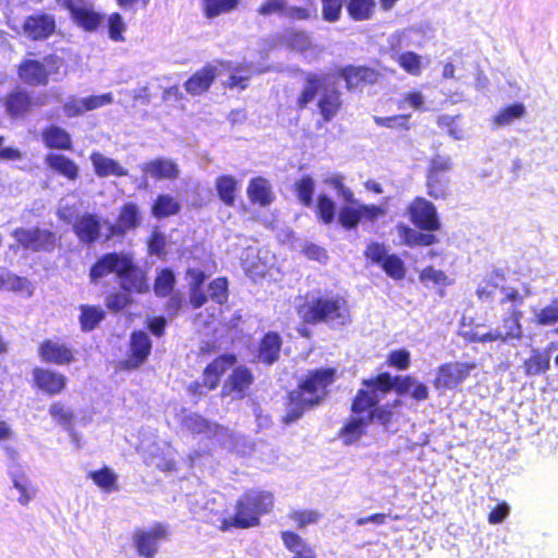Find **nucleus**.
Segmentation results:
<instances>
[{
  "mask_svg": "<svg viewBox=\"0 0 558 558\" xmlns=\"http://www.w3.org/2000/svg\"><path fill=\"white\" fill-rule=\"evenodd\" d=\"M51 417L62 426L70 435L71 441L78 447V435L73 430V412L60 402H54L49 408Z\"/></svg>",
  "mask_w": 558,
  "mask_h": 558,
  "instance_id": "34",
  "label": "nucleus"
},
{
  "mask_svg": "<svg viewBox=\"0 0 558 558\" xmlns=\"http://www.w3.org/2000/svg\"><path fill=\"white\" fill-rule=\"evenodd\" d=\"M332 368L310 372L298 389L290 392V402L284 417L286 423L300 418L306 409L318 404L326 396L327 387L333 381Z\"/></svg>",
  "mask_w": 558,
  "mask_h": 558,
  "instance_id": "3",
  "label": "nucleus"
},
{
  "mask_svg": "<svg viewBox=\"0 0 558 558\" xmlns=\"http://www.w3.org/2000/svg\"><path fill=\"white\" fill-rule=\"evenodd\" d=\"M247 195L252 203H257L260 206H267L274 201V193L269 181L260 177L251 180Z\"/></svg>",
  "mask_w": 558,
  "mask_h": 558,
  "instance_id": "33",
  "label": "nucleus"
},
{
  "mask_svg": "<svg viewBox=\"0 0 558 558\" xmlns=\"http://www.w3.org/2000/svg\"><path fill=\"white\" fill-rule=\"evenodd\" d=\"M344 177L340 173L330 174L324 178L323 182L331 187H333L337 192V196L341 198L347 204H355L356 199L354 198L353 192L344 185L343 183Z\"/></svg>",
  "mask_w": 558,
  "mask_h": 558,
  "instance_id": "49",
  "label": "nucleus"
},
{
  "mask_svg": "<svg viewBox=\"0 0 558 558\" xmlns=\"http://www.w3.org/2000/svg\"><path fill=\"white\" fill-rule=\"evenodd\" d=\"M253 383V376L251 372L245 367H236L228 381L223 386V393L230 395L234 399H241L244 397L245 391L250 388Z\"/></svg>",
  "mask_w": 558,
  "mask_h": 558,
  "instance_id": "23",
  "label": "nucleus"
},
{
  "mask_svg": "<svg viewBox=\"0 0 558 558\" xmlns=\"http://www.w3.org/2000/svg\"><path fill=\"white\" fill-rule=\"evenodd\" d=\"M316 214L325 225H330L335 220L336 203L328 195L320 194L317 198Z\"/></svg>",
  "mask_w": 558,
  "mask_h": 558,
  "instance_id": "53",
  "label": "nucleus"
},
{
  "mask_svg": "<svg viewBox=\"0 0 558 558\" xmlns=\"http://www.w3.org/2000/svg\"><path fill=\"white\" fill-rule=\"evenodd\" d=\"M90 161L93 163L95 173L100 177H125L128 175V170L124 169L118 161L112 158H109L98 151H95L90 155Z\"/></svg>",
  "mask_w": 558,
  "mask_h": 558,
  "instance_id": "28",
  "label": "nucleus"
},
{
  "mask_svg": "<svg viewBox=\"0 0 558 558\" xmlns=\"http://www.w3.org/2000/svg\"><path fill=\"white\" fill-rule=\"evenodd\" d=\"M364 385L372 386L381 392H388L395 388L399 395L410 393L417 401H423L428 397V388L426 385L417 383L410 376L392 378L388 373H383L374 379L365 380Z\"/></svg>",
  "mask_w": 558,
  "mask_h": 558,
  "instance_id": "8",
  "label": "nucleus"
},
{
  "mask_svg": "<svg viewBox=\"0 0 558 558\" xmlns=\"http://www.w3.org/2000/svg\"><path fill=\"white\" fill-rule=\"evenodd\" d=\"M72 229L81 243L93 244L100 238L101 219L90 213L76 215Z\"/></svg>",
  "mask_w": 558,
  "mask_h": 558,
  "instance_id": "13",
  "label": "nucleus"
},
{
  "mask_svg": "<svg viewBox=\"0 0 558 558\" xmlns=\"http://www.w3.org/2000/svg\"><path fill=\"white\" fill-rule=\"evenodd\" d=\"M340 105V94L335 87L330 86V82L328 81L318 100V108L324 120L330 121L337 114Z\"/></svg>",
  "mask_w": 558,
  "mask_h": 558,
  "instance_id": "32",
  "label": "nucleus"
},
{
  "mask_svg": "<svg viewBox=\"0 0 558 558\" xmlns=\"http://www.w3.org/2000/svg\"><path fill=\"white\" fill-rule=\"evenodd\" d=\"M328 80L329 76L325 74L306 73L304 88L298 98L299 108L303 109L313 101L317 94L326 87Z\"/></svg>",
  "mask_w": 558,
  "mask_h": 558,
  "instance_id": "26",
  "label": "nucleus"
},
{
  "mask_svg": "<svg viewBox=\"0 0 558 558\" xmlns=\"http://www.w3.org/2000/svg\"><path fill=\"white\" fill-rule=\"evenodd\" d=\"M295 194L300 203L305 207H311L315 191V181L310 175L302 177L295 182Z\"/></svg>",
  "mask_w": 558,
  "mask_h": 558,
  "instance_id": "50",
  "label": "nucleus"
},
{
  "mask_svg": "<svg viewBox=\"0 0 558 558\" xmlns=\"http://www.w3.org/2000/svg\"><path fill=\"white\" fill-rule=\"evenodd\" d=\"M175 284V276L169 268L160 270L156 277L154 291L158 296L169 295Z\"/></svg>",
  "mask_w": 558,
  "mask_h": 558,
  "instance_id": "52",
  "label": "nucleus"
},
{
  "mask_svg": "<svg viewBox=\"0 0 558 558\" xmlns=\"http://www.w3.org/2000/svg\"><path fill=\"white\" fill-rule=\"evenodd\" d=\"M340 76L345 81L348 89H353L362 84H373L378 78V73L365 66H348L340 71Z\"/></svg>",
  "mask_w": 558,
  "mask_h": 558,
  "instance_id": "25",
  "label": "nucleus"
},
{
  "mask_svg": "<svg viewBox=\"0 0 558 558\" xmlns=\"http://www.w3.org/2000/svg\"><path fill=\"white\" fill-rule=\"evenodd\" d=\"M366 258L375 264H383V260L388 256L387 248L384 244L373 242L365 250Z\"/></svg>",
  "mask_w": 558,
  "mask_h": 558,
  "instance_id": "64",
  "label": "nucleus"
},
{
  "mask_svg": "<svg viewBox=\"0 0 558 558\" xmlns=\"http://www.w3.org/2000/svg\"><path fill=\"white\" fill-rule=\"evenodd\" d=\"M253 73L251 66L242 65L238 66L226 81V85L230 88L238 87L244 89L247 86V82Z\"/></svg>",
  "mask_w": 558,
  "mask_h": 558,
  "instance_id": "57",
  "label": "nucleus"
},
{
  "mask_svg": "<svg viewBox=\"0 0 558 558\" xmlns=\"http://www.w3.org/2000/svg\"><path fill=\"white\" fill-rule=\"evenodd\" d=\"M12 235L24 248L34 252H49L52 251L56 245V236L49 230L19 228L12 232Z\"/></svg>",
  "mask_w": 558,
  "mask_h": 558,
  "instance_id": "11",
  "label": "nucleus"
},
{
  "mask_svg": "<svg viewBox=\"0 0 558 558\" xmlns=\"http://www.w3.org/2000/svg\"><path fill=\"white\" fill-rule=\"evenodd\" d=\"M397 229L401 241L408 246H429L437 243L434 234L423 233L404 225L398 226Z\"/></svg>",
  "mask_w": 558,
  "mask_h": 558,
  "instance_id": "36",
  "label": "nucleus"
},
{
  "mask_svg": "<svg viewBox=\"0 0 558 558\" xmlns=\"http://www.w3.org/2000/svg\"><path fill=\"white\" fill-rule=\"evenodd\" d=\"M272 506L274 497L270 493L250 490L238 500L235 514L222 520L221 530L228 531L231 527L247 529L255 526L259 523V517L269 512Z\"/></svg>",
  "mask_w": 558,
  "mask_h": 558,
  "instance_id": "4",
  "label": "nucleus"
},
{
  "mask_svg": "<svg viewBox=\"0 0 558 558\" xmlns=\"http://www.w3.org/2000/svg\"><path fill=\"white\" fill-rule=\"evenodd\" d=\"M105 318V312L98 306L82 305L80 323L82 330H93Z\"/></svg>",
  "mask_w": 558,
  "mask_h": 558,
  "instance_id": "46",
  "label": "nucleus"
},
{
  "mask_svg": "<svg viewBox=\"0 0 558 558\" xmlns=\"http://www.w3.org/2000/svg\"><path fill=\"white\" fill-rule=\"evenodd\" d=\"M181 209L180 203L169 194L158 195L153 207L151 214L160 219L178 214Z\"/></svg>",
  "mask_w": 558,
  "mask_h": 558,
  "instance_id": "42",
  "label": "nucleus"
},
{
  "mask_svg": "<svg viewBox=\"0 0 558 558\" xmlns=\"http://www.w3.org/2000/svg\"><path fill=\"white\" fill-rule=\"evenodd\" d=\"M151 342L145 331H134L131 336L130 355L125 360L126 368H136L148 357Z\"/></svg>",
  "mask_w": 558,
  "mask_h": 558,
  "instance_id": "16",
  "label": "nucleus"
},
{
  "mask_svg": "<svg viewBox=\"0 0 558 558\" xmlns=\"http://www.w3.org/2000/svg\"><path fill=\"white\" fill-rule=\"evenodd\" d=\"M209 298L217 304H223L228 300V281L226 278H217L208 287Z\"/></svg>",
  "mask_w": 558,
  "mask_h": 558,
  "instance_id": "58",
  "label": "nucleus"
},
{
  "mask_svg": "<svg viewBox=\"0 0 558 558\" xmlns=\"http://www.w3.org/2000/svg\"><path fill=\"white\" fill-rule=\"evenodd\" d=\"M216 76L217 69L215 66H205L185 82V90L193 96L201 95L210 87Z\"/></svg>",
  "mask_w": 558,
  "mask_h": 558,
  "instance_id": "27",
  "label": "nucleus"
},
{
  "mask_svg": "<svg viewBox=\"0 0 558 558\" xmlns=\"http://www.w3.org/2000/svg\"><path fill=\"white\" fill-rule=\"evenodd\" d=\"M32 106V99L27 93L19 90L12 93L7 101V108L10 114L20 116L25 113Z\"/></svg>",
  "mask_w": 558,
  "mask_h": 558,
  "instance_id": "51",
  "label": "nucleus"
},
{
  "mask_svg": "<svg viewBox=\"0 0 558 558\" xmlns=\"http://www.w3.org/2000/svg\"><path fill=\"white\" fill-rule=\"evenodd\" d=\"M445 172H435V162H430L427 174L428 195L434 198L445 197L448 180Z\"/></svg>",
  "mask_w": 558,
  "mask_h": 558,
  "instance_id": "43",
  "label": "nucleus"
},
{
  "mask_svg": "<svg viewBox=\"0 0 558 558\" xmlns=\"http://www.w3.org/2000/svg\"><path fill=\"white\" fill-rule=\"evenodd\" d=\"M380 266L392 279L400 280L405 276L404 263L396 254L388 255Z\"/></svg>",
  "mask_w": 558,
  "mask_h": 558,
  "instance_id": "55",
  "label": "nucleus"
},
{
  "mask_svg": "<svg viewBox=\"0 0 558 558\" xmlns=\"http://www.w3.org/2000/svg\"><path fill=\"white\" fill-rule=\"evenodd\" d=\"M167 527L157 523L148 530H137L133 534V543L137 554L143 558H155L160 543L167 538Z\"/></svg>",
  "mask_w": 558,
  "mask_h": 558,
  "instance_id": "10",
  "label": "nucleus"
},
{
  "mask_svg": "<svg viewBox=\"0 0 558 558\" xmlns=\"http://www.w3.org/2000/svg\"><path fill=\"white\" fill-rule=\"evenodd\" d=\"M281 338L277 332H267L259 344L258 360L259 362L271 365L278 359L281 350Z\"/></svg>",
  "mask_w": 558,
  "mask_h": 558,
  "instance_id": "30",
  "label": "nucleus"
},
{
  "mask_svg": "<svg viewBox=\"0 0 558 558\" xmlns=\"http://www.w3.org/2000/svg\"><path fill=\"white\" fill-rule=\"evenodd\" d=\"M535 323L538 326H553L558 324V299L535 313Z\"/></svg>",
  "mask_w": 558,
  "mask_h": 558,
  "instance_id": "54",
  "label": "nucleus"
},
{
  "mask_svg": "<svg viewBox=\"0 0 558 558\" xmlns=\"http://www.w3.org/2000/svg\"><path fill=\"white\" fill-rule=\"evenodd\" d=\"M235 363L233 355H221L210 363L204 371L203 383L201 386L207 390H213L217 387L221 375L232 367Z\"/></svg>",
  "mask_w": 558,
  "mask_h": 558,
  "instance_id": "20",
  "label": "nucleus"
},
{
  "mask_svg": "<svg viewBox=\"0 0 558 558\" xmlns=\"http://www.w3.org/2000/svg\"><path fill=\"white\" fill-rule=\"evenodd\" d=\"M33 377L36 386L50 396L59 395L66 386V377L50 369L37 367Z\"/></svg>",
  "mask_w": 558,
  "mask_h": 558,
  "instance_id": "17",
  "label": "nucleus"
},
{
  "mask_svg": "<svg viewBox=\"0 0 558 558\" xmlns=\"http://www.w3.org/2000/svg\"><path fill=\"white\" fill-rule=\"evenodd\" d=\"M438 125L446 130L454 140H462L464 137V131L458 125V117L440 116L438 118Z\"/></svg>",
  "mask_w": 558,
  "mask_h": 558,
  "instance_id": "60",
  "label": "nucleus"
},
{
  "mask_svg": "<svg viewBox=\"0 0 558 558\" xmlns=\"http://www.w3.org/2000/svg\"><path fill=\"white\" fill-rule=\"evenodd\" d=\"M1 289L13 292H27L28 295L33 294V286L27 278L16 276L5 269H0Z\"/></svg>",
  "mask_w": 558,
  "mask_h": 558,
  "instance_id": "41",
  "label": "nucleus"
},
{
  "mask_svg": "<svg viewBox=\"0 0 558 558\" xmlns=\"http://www.w3.org/2000/svg\"><path fill=\"white\" fill-rule=\"evenodd\" d=\"M43 141L49 148L71 149V135L58 125H51L43 131Z\"/></svg>",
  "mask_w": 558,
  "mask_h": 558,
  "instance_id": "38",
  "label": "nucleus"
},
{
  "mask_svg": "<svg viewBox=\"0 0 558 558\" xmlns=\"http://www.w3.org/2000/svg\"><path fill=\"white\" fill-rule=\"evenodd\" d=\"M88 477L102 490L110 493L118 489L117 487V474L109 468H102L98 471H92Z\"/></svg>",
  "mask_w": 558,
  "mask_h": 558,
  "instance_id": "47",
  "label": "nucleus"
},
{
  "mask_svg": "<svg viewBox=\"0 0 558 558\" xmlns=\"http://www.w3.org/2000/svg\"><path fill=\"white\" fill-rule=\"evenodd\" d=\"M219 199L226 206H233L235 202V195L239 190V182L232 175H220L216 180L215 184Z\"/></svg>",
  "mask_w": 558,
  "mask_h": 558,
  "instance_id": "40",
  "label": "nucleus"
},
{
  "mask_svg": "<svg viewBox=\"0 0 558 558\" xmlns=\"http://www.w3.org/2000/svg\"><path fill=\"white\" fill-rule=\"evenodd\" d=\"M38 353L41 360L46 363L63 365L73 361V353L68 347L51 340L43 342L39 347Z\"/></svg>",
  "mask_w": 558,
  "mask_h": 558,
  "instance_id": "21",
  "label": "nucleus"
},
{
  "mask_svg": "<svg viewBox=\"0 0 558 558\" xmlns=\"http://www.w3.org/2000/svg\"><path fill=\"white\" fill-rule=\"evenodd\" d=\"M474 365L465 363H448L438 368L435 379L436 388L452 389L462 383L470 374Z\"/></svg>",
  "mask_w": 558,
  "mask_h": 558,
  "instance_id": "14",
  "label": "nucleus"
},
{
  "mask_svg": "<svg viewBox=\"0 0 558 558\" xmlns=\"http://www.w3.org/2000/svg\"><path fill=\"white\" fill-rule=\"evenodd\" d=\"M142 170L156 180H174L180 175L179 166L168 158H157L146 162Z\"/></svg>",
  "mask_w": 558,
  "mask_h": 558,
  "instance_id": "22",
  "label": "nucleus"
},
{
  "mask_svg": "<svg viewBox=\"0 0 558 558\" xmlns=\"http://www.w3.org/2000/svg\"><path fill=\"white\" fill-rule=\"evenodd\" d=\"M54 26V20L50 15H32L25 20L23 33L34 40L45 39L53 33Z\"/></svg>",
  "mask_w": 558,
  "mask_h": 558,
  "instance_id": "19",
  "label": "nucleus"
},
{
  "mask_svg": "<svg viewBox=\"0 0 558 558\" xmlns=\"http://www.w3.org/2000/svg\"><path fill=\"white\" fill-rule=\"evenodd\" d=\"M63 112L69 118L82 116L86 112V105L84 98L71 96L63 105Z\"/></svg>",
  "mask_w": 558,
  "mask_h": 558,
  "instance_id": "62",
  "label": "nucleus"
},
{
  "mask_svg": "<svg viewBox=\"0 0 558 558\" xmlns=\"http://www.w3.org/2000/svg\"><path fill=\"white\" fill-rule=\"evenodd\" d=\"M45 66L41 62L36 60H26L20 65V77L21 80L29 85H45L46 72Z\"/></svg>",
  "mask_w": 558,
  "mask_h": 558,
  "instance_id": "37",
  "label": "nucleus"
},
{
  "mask_svg": "<svg viewBox=\"0 0 558 558\" xmlns=\"http://www.w3.org/2000/svg\"><path fill=\"white\" fill-rule=\"evenodd\" d=\"M259 15L277 14L282 17L305 20L310 16L306 9L289 7L286 0H266L257 10Z\"/></svg>",
  "mask_w": 558,
  "mask_h": 558,
  "instance_id": "18",
  "label": "nucleus"
},
{
  "mask_svg": "<svg viewBox=\"0 0 558 558\" xmlns=\"http://www.w3.org/2000/svg\"><path fill=\"white\" fill-rule=\"evenodd\" d=\"M342 8L341 0H323V15L326 21L335 22L339 19Z\"/></svg>",
  "mask_w": 558,
  "mask_h": 558,
  "instance_id": "63",
  "label": "nucleus"
},
{
  "mask_svg": "<svg viewBox=\"0 0 558 558\" xmlns=\"http://www.w3.org/2000/svg\"><path fill=\"white\" fill-rule=\"evenodd\" d=\"M376 3L374 0H350L347 9L354 21H365L373 16Z\"/></svg>",
  "mask_w": 558,
  "mask_h": 558,
  "instance_id": "45",
  "label": "nucleus"
},
{
  "mask_svg": "<svg viewBox=\"0 0 558 558\" xmlns=\"http://www.w3.org/2000/svg\"><path fill=\"white\" fill-rule=\"evenodd\" d=\"M299 314L311 324L326 322L333 326H343L350 322L347 302L338 296L312 298L300 306Z\"/></svg>",
  "mask_w": 558,
  "mask_h": 558,
  "instance_id": "5",
  "label": "nucleus"
},
{
  "mask_svg": "<svg viewBox=\"0 0 558 558\" xmlns=\"http://www.w3.org/2000/svg\"><path fill=\"white\" fill-rule=\"evenodd\" d=\"M550 369V356L548 352L533 348L531 355L523 362V372L527 377H535L546 374Z\"/></svg>",
  "mask_w": 558,
  "mask_h": 558,
  "instance_id": "29",
  "label": "nucleus"
},
{
  "mask_svg": "<svg viewBox=\"0 0 558 558\" xmlns=\"http://www.w3.org/2000/svg\"><path fill=\"white\" fill-rule=\"evenodd\" d=\"M366 389H361L352 403V416L341 429V437L345 445H351L359 440L365 433V428L371 423V414L365 413L376 400L378 389L365 385Z\"/></svg>",
  "mask_w": 558,
  "mask_h": 558,
  "instance_id": "6",
  "label": "nucleus"
},
{
  "mask_svg": "<svg viewBox=\"0 0 558 558\" xmlns=\"http://www.w3.org/2000/svg\"><path fill=\"white\" fill-rule=\"evenodd\" d=\"M65 5L75 23L84 29L94 31L99 25L101 16L93 10L89 2L85 0H66Z\"/></svg>",
  "mask_w": 558,
  "mask_h": 558,
  "instance_id": "15",
  "label": "nucleus"
},
{
  "mask_svg": "<svg viewBox=\"0 0 558 558\" xmlns=\"http://www.w3.org/2000/svg\"><path fill=\"white\" fill-rule=\"evenodd\" d=\"M238 4L239 0H203L204 13L209 19L228 13L234 10Z\"/></svg>",
  "mask_w": 558,
  "mask_h": 558,
  "instance_id": "48",
  "label": "nucleus"
},
{
  "mask_svg": "<svg viewBox=\"0 0 558 558\" xmlns=\"http://www.w3.org/2000/svg\"><path fill=\"white\" fill-rule=\"evenodd\" d=\"M11 480L13 488L19 493L16 501L22 506H27L35 498L37 489L23 472H11Z\"/></svg>",
  "mask_w": 558,
  "mask_h": 558,
  "instance_id": "39",
  "label": "nucleus"
},
{
  "mask_svg": "<svg viewBox=\"0 0 558 558\" xmlns=\"http://www.w3.org/2000/svg\"><path fill=\"white\" fill-rule=\"evenodd\" d=\"M140 221L141 216L137 206L133 203L125 204L121 209L117 223L109 226V236L124 234L135 229Z\"/></svg>",
  "mask_w": 558,
  "mask_h": 558,
  "instance_id": "24",
  "label": "nucleus"
},
{
  "mask_svg": "<svg viewBox=\"0 0 558 558\" xmlns=\"http://www.w3.org/2000/svg\"><path fill=\"white\" fill-rule=\"evenodd\" d=\"M289 518L295 522L299 529H303L317 523L322 514L316 510H295L289 514Z\"/></svg>",
  "mask_w": 558,
  "mask_h": 558,
  "instance_id": "59",
  "label": "nucleus"
},
{
  "mask_svg": "<svg viewBox=\"0 0 558 558\" xmlns=\"http://www.w3.org/2000/svg\"><path fill=\"white\" fill-rule=\"evenodd\" d=\"M385 393L386 392L378 391L376 393L377 400L369 408H367V410H365V413L371 414V422L376 420L381 424H387L390 421L391 411L386 408L377 407V403Z\"/></svg>",
  "mask_w": 558,
  "mask_h": 558,
  "instance_id": "61",
  "label": "nucleus"
},
{
  "mask_svg": "<svg viewBox=\"0 0 558 558\" xmlns=\"http://www.w3.org/2000/svg\"><path fill=\"white\" fill-rule=\"evenodd\" d=\"M338 220L339 223L345 229L355 228L360 222L357 202L355 204H348L342 206L339 211Z\"/></svg>",
  "mask_w": 558,
  "mask_h": 558,
  "instance_id": "56",
  "label": "nucleus"
},
{
  "mask_svg": "<svg viewBox=\"0 0 558 558\" xmlns=\"http://www.w3.org/2000/svg\"><path fill=\"white\" fill-rule=\"evenodd\" d=\"M45 162L50 169L68 180L74 181L78 177L80 169L77 165L64 155L48 154L45 158Z\"/></svg>",
  "mask_w": 558,
  "mask_h": 558,
  "instance_id": "31",
  "label": "nucleus"
},
{
  "mask_svg": "<svg viewBox=\"0 0 558 558\" xmlns=\"http://www.w3.org/2000/svg\"><path fill=\"white\" fill-rule=\"evenodd\" d=\"M409 215L411 221L422 230L432 232L440 228L436 207L425 198H415L409 206Z\"/></svg>",
  "mask_w": 558,
  "mask_h": 558,
  "instance_id": "12",
  "label": "nucleus"
},
{
  "mask_svg": "<svg viewBox=\"0 0 558 558\" xmlns=\"http://www.w3.org/2000/svg\"><path fill=\"white\" fill-rule=\"evenodd\" d=\"M416 33L414 27L405 28L390 35L388 43L396 59L402 70L413 76H420L422 73V57L413 51L401 52L403 48L416 45L412 40V35Z\"/></svg>",
  "mask_w": 558,
  "mask_h": 558,
  "instance_id": "7",
  "label": "nucleus"
},
{
  "mask_svg": "<svg viewBox=\"0 0 558 558\" xmlns=\"http://www.w3.org/2000/svg\"><path fill=\"white\" fill-rule=\"evenodd\" d=\"M182 426L195 435H205L207 438H215L221 446L231 445V433L229 429L213 424L196 413L186 414L182 420Z\"/></svg>",
  "mask_w": 558,
  "mask_h": 558,
  "instance_id": "9",
  "label": "nucleus"
},
{
  "mask_svg": "<svg viewBox=\"0 0 558 558\" xmlns=\"http://www.w3.org/2000/svg\"><path fill=\"white\" fill-rule=\"evenodd\" d=\"M114 275L122 292H114L106 298L109 310L119 312L130 303L129 293H145L149 290L146 272L128 252H110L101 255L92 266L89 278L93 283Z\"/></svg>",
  "mask_w": 558,
  "mask_h": 558,
  "instance_id": "1",
  "label": "nucleus"
},
{
  "mask_svg": "<svg viewBox=\"0 0 558 558\" xmlns=\"http://www.w3.org/2000/svg\"><path fill=\"white\" fill-rule=\"evenodd\" d=\"M505 280L504 272L495 270V275H490V286L495 287L496 291H490V300L498 302L502 307L507 317H504L502 324L493 332L490 330V342L501 340L502 342L512 343L522 338V325L520 323L523 313L520 307L523 305L524 296L512 288L500 286Z\"/></svg>",
  "mask_w": 558,
  "mask_h": 558,
  "instance_id": "2",
  "label": "nucleus"
},
{
  "mask_svg": "<svg viewBox=\"0 0 558 558\" xmlns=\"http://www.w3.org/2000/svg\"><path fill=\"white\" fill-rule=\"evenodd\" d=\"M525 106L522 102H513L506 106L494 117L497 126H506L525 114Z\"/></svg>",
  "mask_w": 558,
  "mask_h": 558,
  "instance_id": "44",
  "label": "nucleus"
},
{
  "mask_svg": "<svg viewBox=\"0 0 558 558\" xmlns=\"http://www.w3.org/2000/svg\"><path fill=\"white\" fill-rule=\"evenodd\" d=\"M281 538L284 546L293 554L292 558H316L314 549L296 533L282 532Z\"/></svg>",
  "mask_w": 558,
  "mask_h": 558,
  "instance_id": "35",
  "label": "nucleus"
}]
</instances>
